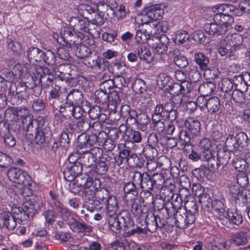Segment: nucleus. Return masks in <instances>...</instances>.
Returning <instances> with one entry per match:
<instances>
[{
    "instance_id": "nucleus-1",
    "label": "nucleus",
    "mask_w": 250,
    "mask_h": 250,
    "mask_svg": "<svg viewBox=\"0 0 250 250\" xmlns=\"http://www.w3.org/2000/svg\"><path fill=\"white\" fill-rule=\"evenodd\" d=\"M179 197V201L184 202V208H181L178 211L176 219L178 227L184 229L194 222L195 216L198 213V207L195 200L190 195L188 189L180 191Z\"/></svg>"
},
{
    "instance_id": "nucleus-2",
    "label": "nucleus",
    "mask_w": 250,
    "mask_h": 250,
    "mask_svg": "<svg viewBox=\"0 0 250 250\" xmlns=\"http://www.w3.org/2000/svg\"><path fill=\"white\" fill-rule=\"evenodd\" d=\"M132 178L134 182L140 185L141 188L153 189L156 191L160 190L166 182L163 174L158 173L151 177L147 172L135 171L133 172Z\"/></svg>"
},
{
    "instance_id": "nucleus-3",
    "label": "nucleus",
    "mask_w": 250,
    "mask_h": 250,
    "mask_svg": "<svg viewBox=\"0 0 250 250\" xmlns=\"http://www.w3.org/2000/svg\"><path fill=\"white\" fill-rule=\"evenodd\" d=\"M213 19L215 22L206 23L204 29L208 34L216 36L225 34L233 21L232 16L219 14L214 15Z\"/></svg>"
},
{
    "instance_id": "nucleus-4",
    "label": "nucleus",
    "mask_w": 250,
    "mask_h": 250,
    "mask_svg": "<svg viewBox=\"0 0 250 250\" xmlns=\"http://www.w3.org/2000/svg\"><path fill=\"white\" fill-rule=\"evenodd\" d=\"M27 56L30 62L33 64L42 62L51 65L56 63V56L50 50L43 51L37 47H31L27 51Z\"/></svg>"
},
{
    "instance_id": "nucleus-5",
    "label": "nucleus",
    "mask_w": 250,
    "mask_h": 250,
    "mask_svg": "<svg viewBox=\"0 0 250 250\" xmlns=\"http://www.w3.org/2000/svg\"><path fill=\"white\" fill-rule=\"evenodd\" d=\"M224 201L225 199L223 198L217 199L213 197L207 210L211 212L223 225L228 226V217L226 215L227 214V212H226Z\"/></svg>"
},
{
    "instance_id": "nucleus-6",
    "label": "nucleus",
    "mask_w": 250,
    "mask_h": 250,
    "mask_svg": "<svg viewBox=\"0 0 250 250\" xmlns=\"http://www.w3.org/2000/svg\"><path fill=\"white\" fill-rule=\"evenodd\" d=\"M7 176L14 182L24 186H30V177L24 171L17 167L10 168L7 171Z\"/></svg>"
},
{
    "instance_id": "nucleus-7",
    "label": "nucleus",
    "mask_w": 250,
    "mask_h": 250,
    "mask_svg": "<svg viewBox=\"0 0 250 250\" xmlns=\"http://www.w3.org/2000/svg\"><path fill=\"white\" fill-rule=\"evenodd\" d=\"M163 13V10L158 4L146 6L141 11L142 15L146 19V23L160 20Z\"/></svg>"
},
{
    "instance_id": "nucleus-8",
    "label": "nucleus",
    "mask_w": 250,
    "mask_h": 250,
    "mask_svg": "<svg viewBox=\"0 0 250 250\" xmlns=\"http://www.w3.org/2000/svg\"><path fill=\"white\" fill-rule=\"evenodd\" d=\"M169 40L166 35L161 37H154L149 40L148 44L158 54H165L167 52Z\"/></svg>"
},
{
    "instance_id": "nucleus-9",
    "label": "nucleus",
    "mask_w": 250,
    "mask_h": 250,
    "mask_svg": "<svg viewBox=\"0 0 250 250\" xmlns=\"http://www.w3.org/2000/svg\"><path fill=\"white\" fill-rule=\"evenodd\" d=\"M71 157L68 159L69 163L66 164V167L63 171L64 178L67 181H72L81 174L83 167L77 160L74 162L70 160Z\"/></svg>"
},
{
    "instance_id": "nucleus-10",
    "label": "nucleus",
    "mask_w": 250,
    "mask_h": 250,
    "mask_svg": "<svg viewBox=\"0 0 250 250\" xmlns=\"http://www.w3.org/2000/svg\"><path fill=\"white\" fill-rule=\"evenodd\" d=\"M116 165V158L110 156L101 157L95 166V172L99 175L106 174L110 167Z\"/></svg>"
},
{
    "instance_id": "nucleus-11",
    "label": "nucleus",
    "mask_w": 250,
    "mask_h": 250,
    "mask_svg": "<svg viewBox=\"0 0 250 250\" xmlns=\"http://www.w3.org/2000/svg\"><path fill=\"white\" fill-rule=\"evenodd\" d=\"M107 220L109 227L110 229L116 233L120 232L121 221H123V227L125 228H127L129 224H130V218L127 215L125 217L121 216L120 220L117 216V213L112 214V215H107Z\"/></svg>"
},
{
    "instance_id": "nucleus-12",
    "label": "nucleus",
    "mask_w": 250,
    "mask_h": 250,
    "mask_svg": "<svg viewBox=\"0 0 250 250\" xmlns=\"http://www.w3.org/2000/svg\"><path fill=\"white\" fill-rule=\"evenodd\" d=\"M96 138L91 134L87 135L82 133L78 137L77 150L78 152H87L94 146H96Z\"/></svg>"
},
{
    "instance_id": "nucleus-13",
    "label": "nucleus",
    "mask_w": 250,
    "mask_h": 250,
    "mask_svg": "<svg viewBox=\"0 0 250 250\" xmlns=\"http://www.w3.org/2000/svg\"><path fill=\"white\" fill-rule=\"evenodd\" d=\"M93 184V185H90V186H88L83 188L82 193L80 194V195L83 197L86 202L91 204L94 203L96 190L97 189L100 188L101 186L100 180L96 178H95V181Z\"/></svg>"
},
{
    "instance_id": "nucleus-14",
    "label": "nucleus",
    "mask_w": 250,
    "mask_h": 250,
    "mask_svg": "<svg viewBox=\"0 0 250 250\" xmlns=\"http://www.w3.org/2000/svg\"><path fill=\"white\" fill-rule=\"evenodd\" d=\"M181 202L178 200V195H176V199L172 200V201H168L164 205L167 211L170 219L173 220V224L170 225L174 226L176 225L178 227V222L176 221V214L178 211L181 208Z\"/></svg>"
},
{
    "instance_id": "nucleus-15",
    "label": "nucleus",
    "mask_w": 250,
    "mask_h": 250,
    "mask_svg": "<svg viewBox=\"0 0 250 250\" xmlns=\"http://www.w3.org/2000/svg\"><path fill=\"white\" fill-rule=\"evenodd\" d=\"M39 122L37 119H34L33 117H31L30 120L27 121L24 124L20 125L19 130L23 131L25 130L26 136L29 139L33 138V136L37 133L38 131L41 129Z\"/></svg>"
},
{
    "instance_id": "nucleus-16",
    "label": "nucleus",
    "mask_w": 250,
    "mask_h": 250,
    "mask_svg": "<svg viewBox=\"0 0 250 250\" xmlns=\"http://www.w3.org/2000/svg\"><path fill=\"white\" fill-rule=\"evenodd\" d=\"M226 102L232 99L233 101L240 104H246L250 101V95L247 90L243 92L237 88L233 90L230 95H227Z\"/></svg>"
},
{
    "instance_id": "nucleus-17",
    "label": "nucleus",
    "mask_w": 250,
    "mask_h": 250,
    "mask_svg": "<svg viewBox=\"0 0 250 250\" xmlns=\"http://www.w3.org/2000/svg\"><path fill=\"white\" fill-rule=\"evenodd\" d=\"M131 146L132 143L126 140L124 141L123 143H119L118 145L117 148L119 151V155L117 156H112L116 158L117 166H119L121 165L123 162V159L126 158L132 152L131 151Z\"/></svg>"
},
{
    "instance_id": "nucleus-18",
    "label": "nucleus",
    "mask_w": 250,
    "mask_h": 250,
    "mask_svg": "<svg viewBox=\"0 0 250 250\" xmlns=\"http://www.w3.org/2000/svg\"><path fill=\"white\" fill-rule=\"evenodd\" d=\"M204 105L207 109L208 112L211 115L216 114L220 113L222 110L221 104L220 99L217 97H213L208 99H205Z\"/></svg>"
},
{
    "instance_id": "nucleus-19",
    "label": "nucleus",
    "mask_w": 250,
    "mask_h": 250,
    "mask_svg": "<svg viewBox=\"0 0 250 250\" xmlns=\"http://www.w3.org/2000/svg\"><path fill=\"white\" fill-rule=\"evenodd\" d=\"M70 25L74 30L80 33H88L89 23L79 17H72L69 21Z\"/></svg>"
},
{
    "instance_id": "nucleus-20",
    "label": "nucleus",
    "mask_w": 250,
    "mask_h": 250,
    "mask_svg": "<svg viewBox=\"0 0 250 250\" xmlns=\"http://www.w3.org/2000/svg\"><path fill=\"white\" fill-rule=\"evenodd\" d=\"M17 221L13 214L9 211H4L0 219V228L5 227L9 230L14 229L17 225Z\"/></svg>"
},
{
    "instance_id": "nucleus-21",
    "label": "nucleus",
    "mask_w": 250,
    "mask_h": 250,
    "mask_svg": "<svg viewBox=\"0 0 250 250\" xmlns=\"http://www.w3.org/2000/svg\"><path fill=\"white\" fill-rule=\"evenodd\" d=\"M83 92L77 89H72L67 94L66 98V105H78L83 101Z\"/></svg>"
},
{
    "instance_id": "nucleus-22",
    "label": "nucleus",
    "mask_w": 250,
    "mask_h": 250,
    "mask_svg": "<svg viewBox=\"0 0 250 250\" xmlns=\"http://www.w3.org/2000/svg\"><path fill=\"white\" fill-rule=\"evenodd\" d=\"M70 66L68 64H62L54 68V76L62 81H68L70 78Z\"/></svg>"
},
{
    "instance_id": "nucleus-23",
    "label": "nucleus",
    "mask_w": 250,
    "mask_h": 250,
    "mask_svg": "<svg viewBox=\"0 0 250 250\" xmlns=\"http://www.w3.org/2000/svg\"><path fill=\"white\" fill-rule=\"evenodd\" d=\"M216 88V85L214 82H208L204 83L197 87V90L201 94V97H198L197 102L200 103L201 101H204L203 97L207 96L213 92Z\"/></svg>"
},
{
    "instance_id": "nucleus-24",
    "label": "nucleus",
    "mask_w": 250,
    "mask_h": 250,
    "mask_svg": "<svg viewBox=\"0 0 250 250\" xmlns=\"http://www.w3.org/2000/svg\"><path fill=\"white\" fill-rule=\"evenodd\" d=\"M90 126L91 121L88 118H81L74 125H68V128L70 129H75L77 131L82 132V133H84L88 131L90 128Z\"/></svg>"
},
{
    "instance_id": "nucleus-25",
    "label": "nucleus",
    "mask_w": 250,
    "mask_h": 250,
    "mask_svg": "<svg viewBox=\"0 0 250 250\" xmlns=\"http://www.w3.org/2000/svg\"><path fill=\"white\" fill-rule=\"evenodd\" d=\"M146 218H147V221H146V229L148 231L151 233L155 232L158 229L162 230L166 226H161L160 223H159V218L156 214H153L149 217L146 215Z\"/></svg>"
},
{
    "instance_id": "nucleus-26",
    "label": "nucleus",
    "mask_w": 250,
    "mask_h": 250,
    "mask_svg": "<svg viewBox=\"0 0 250 250\" xmlns=\"http://www.w3.org/2000/svg\"><path fill=\"white\" fill-rule=\"evenodd\" d=\"M31 117H33V115L30 114L28 109L26 108H17L16 110V124L21 123L20 125L24 124L27 121L30 120Z\"/></svg>"
},
{
    "instance_id": "nucleus-27",
    "label": "nucleus",
    "mask_w": 250,
    "mask_h": 250,
    "mask_svg": "<svg viewBox=\"0 0 250 250\" xmlns=\"http://www.w3.org/2000/svg\"><path fill=\"white\" fill-rule=\"evenodd\" d=\"M60 87L55 84L54 86H52V89L48 93L47 102L53 108L58 105L60 100Z\"/></svg>"
},
{
    "instance_id": "nucleus-28",
    "label": "nucleus",
    "mask_w": 250,
    "mask_h": 250,
    "mask_svg": "<svg viewBox=\"0 0 250 250\" xmlns=\"http://www.w3.org/2000/svg\"><path fill=\"white\" fill-rule=\"evenodd\" d=\"M233 88L232 82L228 78L222 79L218 83L219 89L224 93L223 97L225 101L227 100V95H230V93H232L233 90Z\"/></svg>"
},
{
    "instance_id": "nucleus-29",
    "label": "nucleus",
    "mask_w": 250,
    "mask_h": 250,
    "mask_svg": "<svg viewBox=\"0 0 250 250\" xmlns=\"http://www.w3.org/2000/svg\"><path fill=\"white\" fill-rule=\"evenodd\" d=\"M184 125L186 128L188 129L192 136H196L199 133L201 124L198 120L189 118L185 121Z\"/></svg>"
},
{
    "instance_id": "nucleus-30",
    "label": "nucleus",
    "mask_w": 250,
    "mask_h": 250,
    "mask_svg": "<svg viewBox=\"0 0 250 250\" xmlns=\"http://www.w3.org/2000/svg\"><path fill=\"white\" fill-rule=\"evenodd\" d=\"M11 211L16 221L19 223H24L29 218L22 207H12Z\"/></svg>"
},
{
    "instance_id": "nucleus-31",
    "label": "nucleus",
    "mask_w": 250,
    "mask_h": 250,
    "mask_svg": "<svg viewBox=\"0 0 250 250\" xmlns=\"http://www.w3.org/2000/svg\"><path fill=\"white\" fill-rule=\"evenodd\" d=\"M230 157L229 151L225 150L224 148H219L217 154V166L224 168L228 164Z\"/></svg>"
},
{
    "instance_id": "nucleus-32",
    "label": "nucleus",
    "mask_w": 250,
    "mask_h": 250,
    "mask_svg": "<svg viewBox=\"0 0 250 250\" xmlns=\"http://www.w3.org/2000/svg\"><path fill=\"white\" fill-rule=\"evenodd\" d=\"M248 233L246 231H239L231 235V240L236 246L246 245L248 242Z\"/></svg>"
},
{
    "instance_id": "nucleus-33",
    "label": "nucleus",
    "mask_w": 250,
    "mask_h": 250,
    "mask_svg": "<svg viewBox=\"0 0 250 250\" xmlns=\"http://www.w3.org/2000/svg\"><path fill=\"white\" fill-rule=\"evenodd\" d=\"M79 153L81 155L77 160L79 163L81 164L83 168L84 167L86 168H90L96 162L94 158H93L92 155L88 152Z\"/></svg>"
},
{
    "instance_id": "nucleus-34",
    "label": "nucleus",
    "mask_w": 250,
    "mask_h": 250,
    "mask_svg": "<svg viewBox=\"0 0 250 250\" xmlns=\"http://www.w3.org/2000/svg\"><path fill=\"white\" fill-rule=\"evenodd\" d=\"M194 61L201 69L206 70L209 68V59L205 54L200 52L195 53Z\"/></svg>"
},
{
    "instance_id": "nucleus-35",
    "label": "nucleus",
    "mask_w": 250,
    "mask_h": 250,
    "mask_svg": "<svg viewBox=\"0 0 250 250\" xmlns=\"http://www.w3.org/2000/svg\"><path fill=\"white\" fill-rule=\"evenodd\" d=\"M197 90L196 84L192 82H182V94L190 97L192 94H195Z\"/></svg>"
},
{
    "instance_id": "nucleus-36",
    "label": "nucleus",
    "mask_w": 250,
    "mask_h": 250,
    "mask_svg": "<svg viewBox=\"0 0 250 250\" xmlns=\"http://www.w3.org/2000/svg\"><path fill=\"white\" fill-rule=\"evenodd\" d=\"M104 204L106 205L107 215H112V214L117 213L118 203L115 196L110 195Z\"/></svg>"
},
{
    "instance_id": "nucleus-37",
    "label": "nucleus",
    "mask_w": 250,
    "mask_h": 250,
    "mask_svg": "<svg viewBox=\"0 0 250 250\" xmlns=\"http://www.w3.org/2000/svg\"><path fill=\"white\" fill-rule=\"evenodd\" d=\"M234 168L243 174H248L250 172L249 164L244 159L236 158L232 162Z\"/></svg>"
},
{
    "instance_id": "nucleus-38",
    "label": "nucleus",
    "mask_w": 250,
    "mask_h": 250,
    "mask_svg": "<svg viewBox=\"0 0 250 250\" xmlns=\"http://www.w3.org/2000/svg\"><path fill=\"white\" fill-rule=\"evenodd\" d=\"M177 137L178 138L179 142L182 148H183L186 146L191 145L190 139L191 136L187 130L181 128L177 135Z\"/></svg>"
},
{
    "instance_id": "nucleus-39",
    "label": "nucleus",
    "mask_w": 250,
    "mask_h": 250,
    "mask_svg": "<svg viewBox=\"0 0 250 250\" xmlns=\"http://www.w3.org/2000/svg\"><path fill=\"white\" fill-rule=\"evenodd\" d=\"M122 130L126 131V126L124 124L121 125L119 128L116 127L110 128L108 133V138L115 142L119 139L121 135L123 136L124 131Z\"/></svg>"
},
{
    "instance_id": "nucleus-40",
    "label": "nucleus",
    "mask_w": 250,
    "mask_h": 250,
    "mask_svg": "<svg viewBox=\"0 0 250 250\" xmlns=\"http://www.w3.org/2000/svg\"><path fill=\"white\" fill-rule=\"evenodd\" d=\"M74 180L77 185H79L83 188H85L88 186H90V185H93V183L95 181V179H93L88 175L80 174L76 177Z\"/></svg>"
},
{
    "instance_id": "nucleus-41",
    "label": "nucleus",
    "mask_w": 250,
    "mask_h": 250,
    "mask_svg": "<svg viewBox=\"0 0 250 250\" xmlns=\"http://www.w3.org/2000/svg\"><path fill=\"white\" fill-rule=\"evenodd\" d=\"M249 199H250V191L243 189L233 198V200L238 205L244 206L248 202Z\"/></svg>"
},
{
    "instance_id": "nucleus-42",
    "label": "nucleus",
    "mask_w": 250,
    "mask_h": 250,
    "mask_svg": "<svg viewBox=\"0 0 250 250\" xmlns=\"http://www.w3.org/2000/svg\"><path fill=\"white\" fill-rule=\"evenodd\" d=\"M131 211L133 215L139 219L146 217V212L144 210V207H142L138 202L133 201L131 206Z\"/></svg>"
},
{
    "instance_id": "nucleus-43",
    "label": "nucleus",
    "mask_w": 250,
    "mask_h": 250,
    "mask_svg": "<svg viewBox=\"0 0 250 250\" xmlns=\"http://www.w3.org/2000/svg\"><path fill=\"white\" fill-rule=\"evenodd\" d=\"M227 41L230 46L245 48V45L243 44V38L239 34H232Z\"/></svg>"
},
{
    "instance_id": "nucleus-44",
    "label": "nucleus",
    "mask_w": 250,
    "mask_h": 250,
    "mask_svg": "<svg viewBox=\"0 0 250 250\" xmlns=\"http://www.w3.org/2000/svg\"><path fill=\"white\" fill-rule=\"evenodd\" d=\"M133 181H134L133 180ZM133 182H129L124 184V192L125 196L131 195V198H134L138 196V190Z\"/></svg>"
},
{
    "instance_id": "nucleus-45",
    "label": "nucleus",
    "mask_w": 250,
    "mask_h": 250,
    "mask_svg": "<svg viewBox=\"0 0 250 250\" xmlns=\"http://www.w3.org/2000/svg\"><path fill=\"white\" fill-rule=\"evenodd\" d=\"M112 83L116 87L121 89L123 86H125L127 84L123 75H114L113 80H107L104 83V84L106 83Z\"/></svg>"
},
{
    "instance_id": "nucleus-46",
    "label": "nucleus",
    "mask_w": 250,
    "mask_h": 250,
    "mask_svg": "<svg viewBox=\"0 0 250 250\" xmlns=\"http://www.w3.org/2000/svg\"><path fill=\"white\" fill-rule=\"evenodd\" d=\"M49 131L48 130L47 131L44 132L41 128L37 132V133H36L33 136V138H30L29 140L34 141L37 144H42L45 142L46 139L48 137V135H50V132H49Z\"/></svg>"
},
{
    "instance_id": "nucleus-47",
    "label": "nucleus",
    "mask_w": 250,
    "mask_h": 250,
    "mask_svg": "<svg viewBox=\"0 0 250 250\" xmlns=\"http://www.w3.org/2000/svg\"><path fill=\"white\" fill-rule=\"evenodd\" d=\"M22 208L30 218L32 217L36 213L39 205L35 202L27 201L24 204Z\"/></svg>"
},
{
    "instance_id": "nucleus-48",
    "label": "nucleus",
    "mask_w": 250,
    "mask_h": 250,
    "mask_svg": "<svg viewBox=\"0 0 250 250\" xmlns=\"http://www.w3.org/2000/svg\"><path fill=\"white\" fill-rule=\"evenodd\" d=\"M75 49L76 56L83 60L92 54L91 50L83 44H80L78 46L76 45Z\"/></svg>"
},
{
    "instance_id": "nucleus-49",
    "label": "nucleus",
    "mask_w": 250,
    "mask_h": 250,
    "mask_svg": "<svg viewBox=\"0 0 250 250\" xmlns=\"http://www.w3.org/2000/svg\"><path fill=\"white\" fill-rule=\"evenodd\" d=\"M133 90L136 94H142L146 90V85L145 81L140 78L136 79L132 83Z\"/></svg>"
},
{
    "instance_id": "nucleus-50",
    "label": "nucleus",
    "mask_w": 250,
    "mask_h": 250,
    "mask_svg": "<svg viewBox=\"0 0 250 250\" xmlns=\"http://www.w3.org/2000/svg\"><path fill=\"white\" fill-rule=\"evenodd\" d=\"M95 102L102 104L109 103V96L107 92L103 90H97L95 92Z\"/></svg>"
},
{
    "instance_id": "nucleus-51",
    "label": "nucleus",
    "mask_w": 250,
    "mask_h": 250,
    "mask_svg": "<svg viewBox=\"0 0 250 250\" xmlns=\"http://www.w3.org/2000/svg\"><path fill=\"white\" fill-rule=\"evenodd\" d=\"M96 193L95 198L98 200L96 202L100 204H105L106 200L110 196L108 191L104 188L97 189Z\"/></svg>"
},
{
    "instance_id": "nucleus-52",
    "label": "nucleus",
    "mask_w": 250,
    "mask_h": 250,
    "mask_svg": "<svg viewBox=\"0 0 250 250\" xmlns=\"http://www.w3.org/2000/svg\"><path fill=\"white\" fill-rule=\"evenodd\" d=\"M143 153L147 160H155L157 156L158 151L155 147L146 145L143 149Z\"/></svg>"
},
{
    "instance_id": "nucleus-53",
    "label": "nucleus",
    "mask_w": 250,
    "mask_h": 250,
    "mask_svg": "<svg viewBox=\"0 0 250 250\" xmlns=\"http://www.w3.org/2000/svg\"><path fill=\"white\" fill-rule=\"evenodd\" d=\"M71 225L76 227L81 232L90 233L92 231L93 227L90 225H87L83 221L81 222L74 219Z\"/></svg>"
},
{
    "instance_id": "nucleus-54",
    "label": "nucleus",
    "mask_w": 250,
    "mask_h": 250,
    "mask_svg": "<svg viewBox=\"0 0 250 250\" xmlns=\"http://www.w3.org/2000/svg\"><path fill=\"white\" fill-rule=\"evenodd\" d=\"M121 113L123 116H128L127 118L133 119L134 123H137L138 114L135 110H131L129 106L124 105L121 108Z\"/></svg>"
},
{
    "instance_id": "nucleus-55",
    "label": "nucleus",
    "mask_w": 250,
    "mask_h": 250,
    "mask_svg": "<svg viewBox=\"0 0 250 250\" xmlns=\"http://www.w3.org/2000/svg\"><path fill=\"white\" fill-rule=\"evenodd\" d=\"M136 53L140 60L145 61L147 62H150L149 60L151 57V53L146 47H138Z\"/></svg>"
},
{
    "instance_id": "nucleus-56",
    "label": "nucleus",
    "mask_w": 250,
    "mask_h": 250,
    "mask_svg": "<svg viewBox=\"0 0 250 250\" xmlns=\"http://www.w3.org/2000/svg\"><path fill=\"white\" fill-rule=\"evenodd\" d=\"M235 137H228L226 141L225 145L229 151L236 152L238 150L239 146Z\"/></svg>"
},
{
    "instance_id": "nucleus-57",
    "label": "nucleus",
    "mask_w": 250,
    "mask_h": 250,
    "mask_svg": "<svg viewBox=\"0 0 250 250\" xmlns=\"http://www.w3.org/2000/svg\"><path fill=\"white\" fill-rule=\"evenodd\" d=\"M230 214H229L227 213V214L226 215L227 217L228 216V226H227V227H229V225L230 224H234L236 226H238L242 224L243 222V218L240 214H238L236 212H231Z\"/></svg>"
},
{
    "instance_id": "nucleus-58",
    "label": "nucleus",
    "mask_w": 250,
    "mask_h": 250,
    "mask_svg": "<svg viewBox=\"0 0 250 250\" xmlns=\"http://www.w3.org/2000/svg\"><path fill=\"white\" fill-rule=\"evenodd\" d=\"M27 86L26 84L23 83H19L17 85L15 83L12 84L9 90L13 93V91L14 90V95H20L21 94H26Z\"/></svg>"
},
{
    "instance_id": "nucleus-59",
    "label": "nucleus",
    "mask_w": 250,
    "mask_h": 250,
    "mask_svg": "<svg viewBox=\"0 0 250 250\" xmlns=\"http://www.w3.org/2000/svg\"><path fill=\"white\" fill-rule=\"evenodd\" d=\"M164 205L159 210V213L156 214L159 218V223H160L161 226H166L168 223V220L170 219L168 216V213L167 212Z\"/></svg>"
},
{
    "instance_id": "nucleus-60",
    "label": "nucleus",
    "mask_w": 250,
    "mask_h": 250,
    "mask_svg": "<svg viewBox=\"0 0 250 250\" xmlns=\"http://www.w3.org/2000/svg\"><path fill=\"white\" fill-rule=\"evenodd\" d=\"M224 14L223 15L232 16V17L233 16H241V14H239V10L232 4H224Z\"/></svg>"
},
{
    "instance_id": "nucleus-61",
    "label": "nucleus",
    "mask_w": 250,
    "mask_h": 250,
    "mask_svg": "<svg viewBox=\"0 0 250 250\" xmlns=\"http://www.w3.org/2000/svg\"><path fill=\"white\" fill-rule=\"evenodd\" d=\"M211 248V250H228L229 246L224 240L215 239L212 242Z\"/></svg>"
},
{
    "instance_id": "nucleus-62",
    "label": "nucleus",
    "mask_w": 250,
    "mask_h": 250,
    "mask_svg": "<svg viewBox=\"0 0 250 250\" xmlns=\"http://www.w3.org/2000/svg\"><path fill=\"white\" fill-rule=\"evenodd\" d=\"M127 243V241L126 239L119 237L111 244V247L115 250H125Z\"/></svg>"
},
{
    "instance_id": "nucleus-63",
    "label": "nucleus",
    "mask_w": 250,
    "mask_h": 250,
    "mask_svg": "<svg viewBox=\"0 0 250 250\" xmlns=\"http://www.w3.org/2000/svg\"><path fill=\"white\" fill-rule=\"evenodd\" d=\"M142 191L141 192L140 195L143 199V202L145 203L146 204H150L153 202V195L150 192L153 189H146L141 188Z\"/></svg>"
},
{
    "instance_id": "nucleus-64",
    "label": "nucleus",
    "mask_w": 250,
    "mask_h": 250,
    "mask_svg": "<svg viewBox=\"0 0 250 250\" xmlns=\"http://www.w3.org/2000/svg\"><path fill=\"white\" fill-rule=\"evenodd\" d=\"M198 197L199 202L201 204L202 207L208 210L213 199L211 198L210 196L207 193L200 194L198 195Z\"/></svg>"
}]
</instances>
